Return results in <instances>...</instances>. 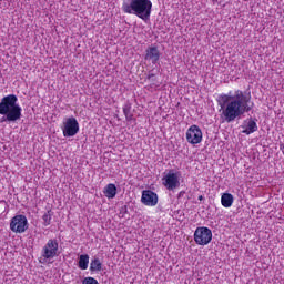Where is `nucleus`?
Instances as JSON below:
<instances>
[{"mask_svg":"<svg viewBox=\"0 0 284 284\" xmlns=\"http://www.w3.org/2000/svg\"><path fill=\"white\" fill-rule=\"evenodd\" d=\"M132 110V104L125 103L123 105V114L125 115L126 121H132V114L130 113Z\"/></svg>","mask_w":284,"mask_h":284,"instance_id":"17","label":"nucleus"},{"mask_svg":"<svg viewBox=\"0 0 284 284\" xmlns=\"http://www.w3.org/2000/svg\"><path fill=\"white\" fill-rule=\"evenodd\" d=\"M146 80L150 81L151 83H154V81H155L154 73H149L146 77Z\"/></svg>","mask_w":284,"mask_h":284,"instance_id":"20","label":"nucleus"},{"mask_svg":"<svg viewBox=\"0 0 284 284\" xmlns=\"http://www.w3.org/2000/svg\"><path fill=\"white\" fill-rule=\"evenodd\" d=\"M101 270H103V264L101 263V260H99V257L91 260L90 272H101Z\"/></svg>","mask_w":284,"mask_h":284,"instance_id":"16","label":"nucleus"},{"mask_svg":"<svg viewBox=\"0 0 284 284\" xmlns=\"http://www.w3.org/2000/svg\"><path fill=\"white\" fill-rule=\"evenodd\" d=\"M181 173L174 172V170H170L163 178L162 184L166 187L170 192H174L176 187H181Z\"/></svg>","mask_w":284,"mask_h":284,"instance_id":"4","label":"nucleus"},{"mask_svg":"<svg viewBox=\"0 0 284 284\" xmlns=\"http://www.w3.org/2000/svg\"><path fill=\"white\" fill-rule=\"evenodd\" d=\"M88 265H90V255L82 254L79 256L78 267L80 270H87Z\"/></svg>","mask_w":284,"mask_h":284,"instance_id":"14","label":"nucleus"},{"mask_svg":"<svg viewBox=\"0 0 284 284\" xmlns=\"http://www.w3.org/2000/svg\"><path fill=\"white\" fill-rule=\"evenodd\" d=\"M104 195L106 199H114L116 196V185L110 183L104 187Z\"/></svg>","mask_w":284,"mask_h":284,"instance_id":"15","label":"nucleus"},{"mask_svg":"<svg viewBox=\"0 0 284 284\" xmlns=\"http://www.w3.org/2000/svg\"><path fill=\"white\" fill-rule=\"evenodd\" d=\"M186 141L191 145H199V143L203 141V131H201V128H199V125L193 124L187 129Z\"/></svg>","mask_w":284,"mask_h":284,"instance_id":"7","label":"nucleus"},{"mask_svg":"<svg viewBox=\"0 0 284 284\" xmlns=\"http://www.w3.org/2000/svg\"><path fill=\"white\" fill-rule=\"evenodd\" d=\"M252 97L245 95L241 90L235 91L234 95L222 94L219 97V105L221 108L224 121L232 123L239 116H243L245 112H251L254 104L250 105Z\"/></svg>","mask_w":284,"mask_h":284,"instance_id":"1","label":"nucleus"},{"mask_svg":"<svg viewBox=\"0 0 284 284\" xmlns=\"http://www.w3.org/2000/svg\"><path fill=\"white\" fill-rule=\"evenodd\" d=\"M234 203V195L231 193H223L221 197V204L223 207H232V204Z\"/></svg>","mask_w":284,"mask_h":284,"instance_id":"13","label":"nucleus"},{"mask_svg":"<svg viewBox=\"0 0 284 284\" xmlns=\"http://www.w3.org/2000/svg\"><path fill=\"white\" fill-rule=\"evenodd\" d=\"M141 203L149 207H154L159 204V195L151 190H144L142 191Z\"/></svg>","mask_w":284,"mask_h":284,"instance_id":"10","label":"nucleus"},{"mask_svg":"<svg viewBox=\"0 0 284 284\" xmlns=\"http://www.w3.org/2000/svg\"><path fill=\"white\" fill-rule=\"evenodd\" d=\"M19 98L14 94L6 95L1 99L0 102V114L6 116L4 121H9L10 123H14V121H19L21 119V105L17 103Z\"/></svg>","mask_w":284,"mask_h":284,"instance_id":"3","label":"nucleus"},{"mask_svg":"<svg viewBox=\"0 0 284 284\" xmlns=\"http://www.w3.org/2000/svg\"><path fill=\"white\" fill-rule=\"evenodd\" d=\"M59 252V242L57 240H49L42 248V256L45 260L54 258Z\"/></svg>","mask_w":284,"mask_h":284,"instance_id":"9","label":"nucleus"},{"mask_svg":"<svg viewBox=\"0 0 284 284\" xmlns=\"http://www.w3.org/2000/svg\"><path fill=\"white\" fill-rule=\"evenodd\" d=\"M10 230L18 234H23L28 230V217L26 215H16L10 223Z\"/></svg>","mask_w":284,"mask_h":284,"instance_id":"8","label":"nucleus"},{"mask_svg":"<svg viewBox=\"0 0 284 284\" xmlns=\"http://www.w3.org/2000/svg\"><path fill=\"white\" fill-rule=\"evenodd\" d=\"M199 201H203V195H200V196H199Z\"/></svg>","mask_w":284,"mask_h":284,"instance_id":"21","label":"nucleus"},{"mask_svg":"<svg viewBox=\"0 0 284 284\" xmlns=\"http://www.w3.org/2000/svg\"><path fill=\"white\" fill-rule=\"evenodd\" d=\"M82 284H99V281H97V278L94 277H85L82 281Z\"/></svg>","mask_w":284,"mask_h":284,"instance_id":"19","label":"nucleus"},{"mask_svg":"<svg viewBox=\"0 0 284 284\" xmlns=\"http://www.w3.org/2000/svg\"><path fill=\"white\" fill-rule=\"evenodd\" d=\"M145 52V61H151V63L155 64L161 59V52L156 47H150Z\"/></svg>","mask_w":284,"mask_h":284,"instance_id":"11","label":"nucleus"},{"mask_svg":"<svg viewBox=\"0 0 284 284\" xmlns=\"http://www.w3.org/2000/svg\"><path fill=\"white\" fill-rule=\"evenodd\" d=\"M194 241L196 245H207L212 241V230L205 226H200L194 232Z\"/></svg>","mask_w":284,"mask_h":284,"instance_id":"5","label":"nucleus"},{"mask_svg":"<svg viewBox=\"0 0 284 284\" xmlns=\"http://www.w3.org/2000/svg\"><path fill=\"white\" fill-rule=\"evenodd\" d=\"M43 225H45V227H48V225H50L51 221H52V211H48L47 213L43 214L42 216Z\"/></svg>","mask_w":284,"mask_h":284,"instance_id":"18","label":"nucleus"},{"mask_svg":"<svg viewBox=\"0 0 284 284\" xmlns=\"http://www.w3.org/2000/svg\"><path fill=\"white\" fill-rule=\"evenodd\" d=\"M62 133L65 138L77 136L79 134V121H77V118L71 116L63 122Z\"/></svg>","mask_w":284,"mask_h":284,"instance_id":"6","label":"nucleus"},{"mask_svg":"<svg viewBox=\"0 0 284 284\" xmlns=\"http://www.w3.org/2000/svg\"><path fill=\"white\" fill-rule=\"evenodd\" d=\"M122 10L125 14H135L142 21H148L152 14V1L151 0H130L123 1Z\"/></svg>","mask_w":284,"mask_h":284,"instance_id":"2","label":"nucleus"},{"mask_svg":"<svg viewBox=\"0 0 284 284\" xmlns=\"http://www.w3.org/2000/svg\"><path fill=\"white\" fill-rule=\"evenodd\" d=\"M242 128H244V130L242 131L243 134H254V132H256L258 130V125L256 124V121L250 119L245 125H242Z\"/></svg>","mask_w":284,"mask_h":284,"instance_id":"12","label":"nucleus"}]
</instances>
